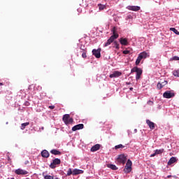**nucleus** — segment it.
<instances>
[{"label":"nucleus","mask_w":179,"mask_h":179,"mask_svg":"<svg viewBox=\"0 0 179 179\" xmlns=\"http://www.w3.org/2000/svg\"><path fill=\"white\" fill-rule=\"evenodd\" d=\"M113 35L109 38V39L103 45L104 47H108L111 44V43H114V40H117L119 37L118 34L116 32L115 27H113L112 29Z\"/></svg>","instance_id":"f257e3e1"},{"label":"nucleus","mask_w":179,"mask_h":179,"mask_svg":"<svg viewBox=\"0 0 179 179\" xmlns=\"http://www.w3.org/2000/svg\"><path fill=\"white\" fill-rule=\"evenodd\" d=\"M123 171L125 174H129L132 171V161L131 159L127 160Z\"/></svg>","instance_id":"f03ea898"},{"label":"nucleus","mask_w":179,"mask_h":179,"mask_svg":"<svg viewBox=\"0 0 179 179\" xmlns=\"http://www.w3.org/2000/svg\"><path fill=\"white\" fill-rule=\"evenodd\" d=\"M131 73H134V72L136 73V80H139V79H141V76L142 75V72H143L141 69L135 66L133 69H131Z\"/></svg>","instance_id":"7ed1b4c3"},{"label":"nucleus","mask_w":179,"mask_h":179,"mask_svg":"<svg viewBox=\"0 0 179 179\" xmlns=\"http://www.w3.org/2000/svg\"><path fill=\"white\" fill-rule=\"evenodd\" d=\"M62 120L66 125H69V124H72V122H73V119L71 117L69 114L64 115Z\"/></svg>","instance_id":"20e7f679"},{"label":"nucleus","mask_w":179,"mask_h":179,"mask_svg":"<svg viewBox=\"0 0 179 179\" xmlns=\"http://www.w3.org/2000/svg\"><path fill=\"white\" fill-rule=\"evenodd\" d=\"M117 161L119 164H125V162H127V156L124 154H121L118 156Z\"/></svg>","instance_id":"39448f33"},{"label":"nucleus","mask_w":179,"mask_h":179,"mask_svg":"<svg viewBox=\"0 0 179 179\" xmlns=\"http://www.w3.org/2000/svg\"><path fill=\"white\" fill-rule=\"evenodd\" d=\"M61 164V159L56 158L52 160L51 164H50V169H55L57 167V165Z\"/></svg>","instance_id":"423d86ee"},{"label":"nucleus","mask_w":179,"mask_h":179,"mask_svg":"<svg viewBox=\"0 0 179 179\" xmlns=\"http://www.w3.org/2000/svg\"><path fill=\"white\" fill-rule=\"evenodd\" d=\"M175 96L176 94L170 91H166L163 94V97H164V99H171Z\"/></svg>","instance_id":"0eeeda50"},{"label":"nucleus","mask_w":179,"mask_h":179,"mask_svg":"<svg viewBox=\"0 0 179 179\" xmlns=\"http://www.w3.org/2000/svg\"><path fill=\"white\" fill-rule=\"evenodd\" d=\"M15 174H17V176H26V174H29V172L26 170H23V169H16L15 171Z\"/></svg>","instance_id":"6e6552de"},{"label":"nucleus","mask_w":179,"mask_h":179,"mask_svg":"<svg viewBox=\"0 0 179 179\" xmlns=\"http://www.w3.org/2000/svg\"><path fill=\"white\" fill-rule=\"evenodd\" d=\"M101 49L99 48L98 50L94 49L92 50V54L96 57V58H100L101 57Z\"/></svg>","instance_id":"1a4fd4ad"},{"label":"nucleus","mask_w":179,"mask_h":179,"mask_svg":"<svg viewBox=\"0 0 179 179\" xmlns=\"http://www.w3.org/2000/svg\"><path fill=\"white\" fill-rule=\"evenodd\" d=\"M127 9H129V10H133L134 12H138V10H141V7L138 6H129Z\"/></svg>","instance_id":"9d476101"},{"label":"nucleus","mask_w":179,"mask_h":179,"mask_svg":"<svg viewBox=\"0 0 179 179\" xmlns=\"http://www.w3.org/2000/svg\"><path fill=\"white\" fill-rule=\"evenodd\" d=\"M83 128H85V125L83 124H79L76 126H73L72 127V131H78L79 129H83Z\"/></svg>","instance_id":"9b49d317"},{"label":"nucleus","mask_w":179,"mask_h":179,"mask_svg":"<svg viewBox=\"0 0 179 179\" xmlns=\"http://www.w3.org/2000/svg\"><path fill=\"white\" fill-rule=\"evenodd\" d=\"M121 75H122V73L118 71H114L112 74H110L109 76V77L110 78H120V76H121Z\"/></svg>","instance_id":"f8f14e48"},{"label":"nucleus","mask_w":179,"mask_h":179,"mask_svg":"<svg viewBox=\"0 0 179 179\" xmlns=\"http://www.w3.org/2000/svg\"><path fill=\"white\" fill-rule=\"evenodd\" d=\"M146 124L148 125L149 128L152 130L155 129L156 127V124H155V122L150 121V120H146Z\"/></svg>","instance_id":"ddd939ff"},{"label":"nucleus","mask_w":179,"mask_h":179,"mask_svg":"<svg viewBox=\"0 0 179 179\" xmlns=\"http://www.w3.org/2000/svg\"><path fill=\"white\" fill-rule=\"evenodd\" d=\"M41 155L42 157H44L45 159H48V157H50V152L47 150H42Z\"/></svg>","instance_id":"4468645a"},{"label":"nucleus","mask_w":179,"mask_h":179,"mask_svg":"<svg viewBox=\"0 0 179 179\" xmlns=\"http://www.w3.org/2000/svg\"><path fill=\"white\" fill-rule=\"evenodd\" d=\"M120 43L122 45H128V39L127 38H120Z\"/></svg>","instance_id":"2eb2a0df"},{"label":"nucleus","mask_w":179,"mask_h":179,"mask_svg":"<svg viewBox=\"0 0 179 179\" xmlns=\"http://www.w3.org/2000/svg\"><path fill=\"white\" fill-rule=\"evenodd\" d=\"M78 174H83V170L75 169L73 170V176H78Z\"/></svg>","instance_id":"dca6fc26"},{"label":"nucleus","mask_w":179,"mask_h":179,"mask_svg":"<svg viewBox=\"0 0 179 179\" xmlns=\"http://www.w3.org/2000/svg\"><path fill=\"white\" fill-rule=\"evenodd\" d=\"M176 162H177V158L176 157H172L168 162V166H171V164H174Z\"/></svg>","instance_id":"f3484780"},{"label":"nucleus","mask_w":179,"mask_h":179,"mask_svg":"<svg viewBox=\"0 0 179 179\" xmlns=\"http://www.w3.org/2000/svg\"><path fill=\"white\" fill-rule=\"evenodd\" d=\"M43 177L44 179H59L57 176L44 175V173H43Z\"/></svg>","instance_id":"a211bd4d"},{"label":"nucleus","mask_w":179,"mask_h":179,"mask_svg":"<svg viewBox=\"0 0 179 179\" xmlns=\"http://www.w3.org/2000/svg\"><path fill=\"white\" fill-rule=\"evenodd\" d=\"M138 57H141V59H143L148 58V57H149V53L144 51V52L140 53L138 55Z\"/></svg>","instance_id":"6ab92c4d"},{"label":"nucleus","mask_w":179,"mask_h":179,"mask_svg":"<svg viewBox=\"0 0 179 179\" xmlns=\"http://www.w3.org/2000/svg\"><path fill=\"white\" fill-rule=\"evenodd\" d=\"M100 144H96L91 148V152H97L100 149Z\"/></svg>","instance_id":"aec40b11"},{"label":"nucleus","mask_w":179,"mask_h":179,"mask_svg":"<svg viewBox=\"0 0 179 179\" xmlns=\"http://www.w3.org/2000/svg\"><path fill=\"white\" fill-rule=\"evenodd\" d=\"M50 153H52V155H55V156H59L61 155V152L58 150H55V149H53L50 151Z\"/></svg>","instance_id":"412c9836"},{"label":"nucleus","mask_w":179,"mask_h":179,"mask_svg":"<svg viewBox=\"0 0 179 179\" xmlns=\"http://www.w3.org/2000/svg\"><path fill=\"white\" fill-rule=\"evenodd\" d=\"M107 167L108 169H111V170H118V168L117 167V166L114 165V164H107Z\"/></svg>","instance_id":"4be33fe9"},{"label":"nucleus","mask_w":179,"mask_h":179,"mask_svg":"<svg viewBox=\"0 0 179 179\" xmlns=\"http://www.w3.org/2000/svg\"><path fill=\"white\" fill-rule=\"evenodd\" d=\"M27 125H30V122L22 123L21 124V129L23 131V129H24Z\"/></svg>","instance_id":"5701e85b"},{"label":"nucleus","mask_w":179,"mask_h":179,"mask_svg":"<svg viewBox=\"0 0 179 179\" xmlns=\"http://www.w3.org/2000/svg\"><path fill=\"white\" fill-rule=\"evenodd\" d=\"M99 10H104L106 9V5H103L101 3L98 4Z\"/></svg>","instance_id":"b1692460"},{"label":"nucleus","mask_w":179,"mask_h":179,"mask_svg":"<svg viewBox=\"0 0 179 179\" xmlns=\"http://www.w3.org/2000/svg\"><path fill=\"white\" fill-rule=\"evenodd\" d=\"M114 47L116 48V50H120V43H118V41H115L113 42Z\"/></svg>","instance_id":"393cba45"},{"label":"nucleus","mask_w":179,"mask_h":179,"mask_svg":"<svg viewBox=\"0 0 179 179\" xmlns=\"http://www.w3.org/2000/svg\"><path fill=\"white\" fill-rule=\"evenodd\" d=\"M141 61H142V57L141 56H138L136 60V65H139V64H141Z\"/></svg>","instance_id":"a878e982"},{"label":"nucleus","mask_w":179,"mask_h":179,"mask_svg":"<svg viewBox=\"0 0 179 179\" xmlns=\"http://www.w3.org/2000/svg\"><path fill=\"white\" fill-rule=\"evenodd\" d=\"M125 148V145H123L122 144H119L115 146V149H124Z\"/></svg>","instance_id":"bb28decb"},{"label":"nucleus","mask_w":179,"mask_h":179,"mask_svg":"<svg viewBox=\"0 0 179 179\" xmlns=\"http://www.w3.org/2000/svg\"><path fill=\"white\" fill-rule=\"evenodd\" d=\"M72 174L73 175V171H72V169L70 168L67 171L66 176L69 177V176H72Z\"/></svg>","instance_id":"cd10ccee"},{"label":"nucleus","mask_w":179,"mask_h":179,"mask_svg":"<svg viewBox=\"0 0 179 179\" xmlns=\"http://www.w3.org/2000/svg\"><path fill=\"white\" fill-rule=\"evenodd\" d=\"M157 89L160 90V89H163V87H164L161 82H159L157 85Z\"/></svg>","instance_id":"c85d7f7f"},{"label":"nucleus","mask_w":179,"mask_h":179,"mask_svg":"<svg viewBox=\"0 0 179 179\" xmlns=\"http://www.w3.org/2000/svg\"><path fill=\"white\" fill-rule=\"evenodd\" d=\"M81 52H83L82 53V57L83 58H87V55H86V52H87L86 50L83 49V51H81Z\"/></svg>","instance_id":"c756f323"},{"label":"nucleus","mask_w":179,"mask_h":179,"mask_svg":"<svg viewBox=\"0 0 179 179\" xmlns=\"http://www.w3.org/2000/svg\"><path fill=\"white\" fill-rule=\"evenodd\" d=\"M171 31H173V33H175V34H179V31L176 29V28H170Z\"/></svg>","instance_id":"7c9ffc66"},{"label":"nucleus","mask_w":179,"mask_h":179,"mask_svg":"<svg viewBox=\"0 0 179 179\" xmlns=\"http://www.w3.org/2000/svg\"><path fill=\"white\" fill-rule=\"evenodd\" d=\"M173 75L174 76H177L178 78H179V70H176L173 71Z\"/></svg>","instance_id":"2f4dec72"},{"label":"nucleus","mask_w":179,"mask_h":179,"mask_svg":"<svg viewBox=\"0 0 179 179\" xmlns=\"http://www.w3.org/2000/svg\"><path fill=\"white\" fill-rule=\"evenodd\" d=\"M164 152V149H162V150H155V153H156L157 155H160V154L163 153Z\"/></svg>","instance_id":"473e14b6"},{"label":"nucleus","mask_w":179,"mask_h":179,"mask_svg":"<svg viewBox=\"0 0 179 179\" xmlns=\"http://www.w3.org/2000/svg\"><path fill=\"white\" fill-rule=\"evenodd\" d=\"M172 61H179V57L178 56H175L172 57Z\"/></svg>","instance_id":"72a5a7b5"},{"label":"nucleus","mask_w":179,"mask_h":179,"mask_svg":"<svg viewBox=\"0 0 179 179\" xmlns=\"http://www.w3.org/2000/svg\"><path fill=\"white\" fill-rule=\"evenodd\" d=\"M162 84V86H166V85H167L168 82L167 80H164L162 82H160Z\"/></svg>","instance_id":"f704fd0d"},{"label":"nucleus","mask_w":179,"mask_h":179,"mask_svg":"<svg viewBox=\"0 0 179 179\" xmlns=\"http://www.w3.org/2000/svg\"><path fill=\"white\" fill-rule=\"evenodd\" d=\"M130 51L129 50H124L123 51V54H124L125 55H127V54H129Z\"/></svg>","instance_id":"c9c22d12"},{"label":"nucleus","mask_w":179,"mask_h":179,"mask_svg":"<svg viewBox=\"0 0 179 179\" xmlns=\"http://www.w3.org/2000/svg\"><path fill=\"white\" fill-rule=\"evenodd\" d=\"M147 103L148 104V106H153V101H148Z\"/></svg>","instance_id":"e433bc0d"},{"label":"nucleus","mask_w":179,"mask_h":179,"mask_svg":"<svg viewBox=\"0 0 179 179\" xmlns=\"http://www.w3.org/2000/svg\"><path fill=\"white\" fill-rule=\"evenodd\" d=\"M48 108H50V110H54V108H55V106H49Z\"/></svg>","instance_id":"4c0bfd02"},{"label":"nucleus","mask_w":179,"mask_h":179,"mask_svg":"<svg viewBox=\"0 0 179 179\" xmlns=\"http://www.w3.org/2000/svg\"><path fill=\"white\" fill-rule=\"evenodd\" d=\"M156 155H157V154H156V152H155L154 154H152V155L150 156V157H155V156H156Z\"/></svg>","instance_id":"58836bf2"},{"label":"nucleus","mask_w":179,"mask_h":179,"mask_svg":"<svg viewBox=\"0 0 179 179\" xmlns=\"http://www.w3.org/2000/svg\"><path fill=\"white\" fill-rule=\"evenodd\" d=\"M25 106H30V103H29V101H26L25 102Z\"/></svg>","instance_id":"ea45409f"},{"label":"nucleus","mask_w":179,"mask_h":179,"mask_svg":"<svg viewBox=\"0 0 179 179\" xmlns=\"http://www.w3.org/2000/svg\"><path fill=\"white\" fill-rule=\"evenodd\" d=\"M0 86H3V84L2 83H0Z\"/></svg>","instance_id":"a19ab883"},{"label":"nucleus","mask_w":179,"mask_h":179,"mask_svg":"<svg viewBox=\"0 0 179 179\" xmlns=\"http://www.w3.org/2000/svg\"><path fill=\"white\" fill-rule=\"evenodd\" d=\"M129 90H134V88L133 87H130Z\"/></svg>","instance_id":"79ce46f5"},{"label":"nucleus","mask_w":179,"mask_h":179,"mask_svg":"<svg viewBox=\"0 0 179 179\" xmlns=\"http://www.w3.org/2000/svg\"><path fill=\"white\" fill-rule=\"evenodd\" d=\"M126 85H131V83H127Z\"/></svg>","instance_id":"37998d69"},{"label":"nucleus","mask_w":179,"mask_h":179,"mask_svg":"<svg viewBox=\"0 0 179 179\" xmlns=\"http://www.w3.org/2000/svg\"><path fill=\"white\" fill-rule=\"evenodd\" d=\"M80 49L82 50V51H83V48H80Z\"/></svg>","instance_id":"c03bdc74"},{"label":"nucleus","mask_w":179,"mask_h":179,"mask_svg":"<svg viewBox=\"0 0 179 179\" xmlns=\"http://www.w3.org/2000/svg\"><path fill=\"white\" fill-rule=\"evenodd\" d=\"M27 179H29V178H27Z\"/></svg>","instance_id":"a18cd8bd"}]
</instances>
